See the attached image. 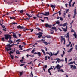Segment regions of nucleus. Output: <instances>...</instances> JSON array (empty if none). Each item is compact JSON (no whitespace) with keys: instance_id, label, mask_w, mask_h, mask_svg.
<instances>
[{"instance_id":"f257e3e1","label":"nucleus","mask_w":77,"mask_h":77,"mask_svg":"<svg viewBox=\"0 0 77 77\" xmlns=\"http://www.w3.org/2000/svg\"><path fill=\"white\" fill-rule=\"evenodd\" d=\"M5 38L7 40H8L9 39L10 40L12 38L11 36L9 35H5Z\"/></svg>"},{"instance_id":"f03ea898","label":"nucleus","mask_w":77,"mask_h":77,"mask_svg":"<svg viewBox=\"0 0 77 77\" xmlns=\"http://www.w3.org/2000/svg\"><path fill=\"white\" fill-rule=\"evenodd\" d=\"M36 35H39L38 36V38H41V36H42V35H43V33L42 32H39L38 33L36 34Z\"/></svg>"},{"instance_id":"7ed1b4c3","label":"nucleus","mask_w":77,"mask_h":77,"mask_svg":"<svg viewBox=\"0 0 77 77\" xmlns=\"http://www.w3.org/2000/svg\"><path fill=\"white\" fill-rule=\"evenodd\" d=\"M61 42H63V40L64 41V45H65V38H63V37L61 36Z\"/></svg>"},{"instance_id":"20e7f679","label":"nucleus","mask_w":77,"mask_h":77,"mask_svg":"<svg viewBox=\"0 0 77 77\" xmlns=\"http://www.w3.org/2000/svg\"><path fill=\"white\" fill-rule=\"evenodd\" d=\"M56 67L57 68V69H60L61 68V67H62V66H60L58 64L56 66Z\"/></svg>"},{"instance_id":"39448f33","label":"nucleus","mask_w":77,"mask_h":77,"mask_svg":"<svg viewBox=\"0 0 77 77\" xmlns=\"http://www.w3.org/2000/svg\"><path fill=\"white\" fill-rule=\"evenodd\" d=\"M77 14V12H76V9L75 8L74 10V14L73 17V18H74L75 17V16Z\"/></svg>"},{"instance_id":"423d86ee","label":"nucleus","mask_w":77,"mask_h":77,"mask_svg":"<svg viewBox=\"0 0 77 77\" xmlns=\"http://www.w3.org/2000/svg\"><path fill=\"white\" fill-rule=\"evenodd\" d=\"M60 51H58L55 54L54 53V52H53V56H57L59 53Z\"/></svg>"},{"instance_id":"0eeeda50","label":"nucleus","mask_w":77,"mask_h":77,"mask_svg":"<svg viewBox=\"0 0 77 77\" xmlns=\"http://www.w3.org/2000/svg\"><path fill=\"white\" fill-rule=\"evenodd\" d=\"M34 54H38V56L40 57L41 56V52H35L34 53Z\"/></svg>"},{"instance_id":"6e6552de","label":"nucleus","mask_w":77,"mask_h":77,"mask_svg":"<svg viewBox=\"0 0 77 77\" xmlns=\"http://www.w3.org/2000/svg\"><path fill=\"white\" fill-rule=\"evenodd\" d=\"M51 25H48V24L47 23H46L45 24V27H51Z\"/></svg>"},{"instance_id":"1a4fd4ad","label":"nucleus","mask_w":77,"mask_h":77,"mask_svg":"<svg viewBox=\"0 0 77 77\" xmlns=\"http://www.w3.org/2000/svg\"><path fill=\"white\" fill-rule=\"evenodd\" d=\"M17 28L18 29H24V26H21L20 25H19L18 26H17Z\"/></svg>"},{"instance_id":"9d476101","label":"nucleus","mask_w":77,"mask_h":77,"mask_svg":"<svg viewBox=\"0 0 77 77\" xmlns=\"http://www.w3.org/2000/svg\"><path fill=\"white\" fill-rule=\"evenodd\" d=\"M13 45H10V44H9L7 45V47H8L9 48H10L12 47V46H13Z\"/></svg>"},{"instance_id":"9b49d317","label":"nucleus","mask_w":77,"mask_h":77,"mask_svg":"<svg viewBox=\"0 0 77 77\" xmlns=\"http://www.w3.org/2000/svg\"><path fill=\"white\" fill-rule=\"evenodd\" d=\"M49 12H45V14H43V15H45V16H47V15H48L49 14Z\"/></svg>"},{"instance_id":"f8f14e48","label":"nucleus","mask_w":77,"mask_h":77,"mask_svg":"<svg viewBox=\"0 0 77 77\" xmlns=\"http://www.w3.org/2000/svg\"><path fill=\"white\" fill-rule=\"evenodd\" d=\"M73 35L74 36L75 38L76 39H77V34L76 33V32H74V34H73Z\"/></svg>"},{"instance_id":"ddd939ff","label":"nucleus","mask_w":77,"mask_h":77,"mask_svg":"<svg viewBox=\"0 0 77 77\" xmlns=\"http://www.w3.org/2000/svg\"><path fill=\"white\" fill-rule=\"evenodd\" d=\"M51 7L52 8H55V7H56V5H53L51 4Z\"/></svg>"},{"instance_id":"4468645a","label":"nucleus","mask_w":77,"mask_h":77,"mask_svg":"<svg viewBox=\"0 0 77 77\" xmlns=\"http://www.w3.org/2000/svg\"><path fill=\"white\" fill-rule=\"evenodd\" d=\"M72 0H71L69 3V7H71V3L72 2Z\"/></svg>"},{"instance_id":"2eb2a0df","label":"nucleus","mask_w":77,"mask_h":77,"mask_svg":"<svg viewBox=\"0 0 77 77\" xmlns=\"http://www.w3.org/2000/svg\"><path fill=\"white\" fill-rule=\"evenodd\" d=\"M75 63V61H74L73 62L72 61L70 62V63H69L68 64V65H71V64H73V63Z\"/></svg>"},{"instance_id":"dca6fc26","label":"nucleus","mask_w":77,"mask_h":77,"mask_svg":"<svg viewBox=\"0 0 77 77\" xmlns=\"http://www.w3.org/2000/svg\"><path fill=\"white\" fill-rule=\"evenodd\" d=\"M15 49H14V50H12V51H10V53H14V52H15Z\"/></svg>"},{"instance_id":"f3484780","label":"nucleus","mask_w":77,"mask_h":77,"mask_svg":"<svg viewBox=\"0 0 77 77\" xmlns=\"http://www.w3.org/2000/svg\"><path fill=\"white\" fill-rule=\"evenodd\" d=\"M5 49H6V50H7V51H8H8H9V50H11V48H9V49L8 47L6 48Z\"/></svg>"},{"instance_id":"a211bd4d","label":"nucleus","mask_w":77,"mask_h":77,"mask_svg":"<svg viewBox=\"0 0 77 77\" xmlns=\"http://www.w3.org/2000/svg\"><path fill=\"white\" fill-rule=\"evenodd\" d=\"M56 29V27H52L51 29V31H53V29L55 30Z\"/></svg>"},{"instance_id":"6ab92c4d","label":"nucleus","mask_w":77,"mask_h":77,"mask_svg":"<svg viewBox=\"0 0 77 77\" xmlns=\"http://www.w3.org/2000/svg\"><path fill=\"white\" fill-rule=\"evenodd\" d=\"M63 54H61V56L62 57H63V55L65 54V51H63Z\"/></svg>"},{"instance_id":"aec40b11","label":"nucleus","mask_w":77,"mask_h":77,"mask_svg":"<svg viewBox=\"0 0 77 77\" xmlns=\"http://www.w3.org/2000/svg\"><path fill=\"white\" fill-rule=\"evenodd\" d=\"M73 50V48H71L70 49H69L68 51V52H71L72 50Z\"/></svg>"},{"instance_id":"412c9836","label":"nucleus","mask_w":77,"mask_h":77,"mask_svg":"<svg viewBox=\"0 0 77 77\" xmlns=\"http://www.w3.org/2000/svg\"><path fill=\"white\" fill-rule=\"evenodd\" d=\"M66 25H68V23H67V22H66V23H64L63 24V27H65V26H66Z\"/></svg>"},{"instance_id":"4be33fe9","label":"nucleus","mask_w":77,"mask_h":77,"mask_svg":"<svg viewBox=\"0 0 77 77\" xmlns=\"http://www.w3.org/2000/svg\"><path fill=\"white\" fill-rule=\"evenodd\" d=\"M19 47L20 48V49H19V50H23V48H22V47H21V45H19Z\"/></svg>"},{"instance_id":"5701e85b","label":"nucleus","mask_w":77,"mask_h":77,"mask_svg":"<svg viewBox=\"0 0 77 77\" xmlns=\"http://www.w3.org/2000/svg\"><path fill=\"white\" fill-rule=\"evenodd\" d=\"M26 15H27L29 18H31V17H32V16H31L28 13H26Z\"/></svg>"},{"instance_id":"b1692460","label":"nucleus","mask_w":77,"mask_h":77,"mask_svg":"<svg viewBox=\"0 0 77 77\" xmlns=\"http://www.w3.org/2000/svg\"><path fill=\"white\" fill-rule=\"evenodd\" d=\"M16 34L15 33L13 34V36H14L15 38H17V37L16 36Z\"/></svg>"},{"instance_id":"393cba45","label":"nucleus","mask_w":77,"mask_h":77,"mask_svg":"<svg viewBox=\"0 0 77 77\" xmlns=\"http://www.w3.org/2000/svg\"><path fill=\"white\" fill-rule=\"evenodd\" d=\"M41 51L43 53V54H44V55H46V54H45V52L42 49Z\"/></svg>"},{"instance_id":"a878e982","label":"nucleus","mask_w":77,"mask_h":77,"mask_svg":"<svg viewBox=\"0 0 77 77\" xmlns=\"http://www.w3.org/2000/svg\"><path fill=\"white\" fill-rule=\"evenodd\" d=\"M68 29V26H66V29H64V32H66V30H67V29Z\"/></svg>"},{"instance_id":"bb28decb","label":"nucleus","mask_w":77,"mask_h":77,"mask_svg":"<svg viewBox=\"0 0 77 77\" xmlns=\"http://www.w3.org/2000/svg\"><path fill=\"white\" fill-rule=\"evenodd\" d=\"M23 72H19V74H20V77H21V76L22 75V74H23Z\"/></svg>"},{"instance_id":"cd10ccee","label":"nucleus","mask_w":77,"mask_h":77,"mask_svg":"<svg viewBox=\"0 0 77 77\" xmlns=\"http://www.w3.org/2000/svg\"><path fill=\"white\" fill-rule=\"evenodd\" d=\"M43 43H44L45 44V45H47V44H48V43H47V42L45 41H43Z\"/></svg>"},{"instance_id":"c85d7f7f","label":"nucleus","mask_w":77,"mask_h":77,"mask_svg":"<svg viewBox=\"0 0 77 77\" xmlns=\"http://www.w3.org/2000/svg\"><path fill=\"white\" fill-rule=\"evenodd\" d=\"M8 42H9V43H11V44L13 43V42L12 41V40H9L8 41Z\"/></svg>"},{"instance_id":"c756f323","label":"nucleus","mask_w":77,"mask_h":77,"mask_svg":"<svg viewBox=\"0 0 77 77\" xmlns=\"http://www.w3.org/2000/svg\"><path fill=\"white\" fill-rule=\"evenodd\" d=\"M73 68L74 69H77V67H76V66L75 65H74Z\"/></svg>"},{"instance_id":"7c9ffc66","label":"nucleus","mask_w":77,"mask_h":77,"mask_svg":"<svg viewBox=\"0 0 77 77\" xmlns=\"http://www.w3.org/2000/svg\"><path fill=\"white\" fill-rule=\"evenodd\" d=\"M35 51V48L33 49V50L31 51V52L32 53H34V51Z\"/></svg>"},{"instance_id":"2f4dec72","label":"nucleus","mask_w":77,"mask_h":77,"mask_svg":"<svg viewBox=\"0 0 77 77\" xmlns=\"http://www.w3.org/2000/svg\"><path fill=\"white\" fill-rule=\"evenodd\" d=\"M50 70H49V69H48V72H49V73H50L49 75H51V72H50Z\"/></svg>"},{"instance_id":"473e14b6","label":"nucleus","mask_w":77,"mask_h":77,"mask_svg":"<svg viewBox=\"0 0 77 77\" xmlns=\"http://www.w3.org/2000/svg\"><path fill=\"white\" fill-rule=\"evenodd\" d=\"M69 33H67V36H66L67 38H69Z\"/></svg>"},{"instance_id":"72a5a7b5","label":"nucleus","mask_w":77,"mask_h":77,"mask_svg":"<svg viewBox=\"0 0 77 77\" xmlns=\"http://www.w3.org/2000/svg\"><path fill=\"white\" fill-rule=\"evenodd\" d=\"M68 60V59L66 57L65 58V61H66V63H67V60Z\"/></svg>"},{"instance_id":"f704fd0d","label":"nucleus","mask_w":77,"mask_h":77,"mask_svg":"<svg viewBox=\"0 0 77 77\" xmlns=\"http://www.w3.org/2000/svg\"><path fill=\"white\" fill-rule=\"evenodd\" d=\"M10 19H15V17H10Z\"/></svg>"},{"instance_id":"c9c22d12","label":"nucleus","mask_w":77,"mask_h":77,"mask_svg":"<svg viewBox=\"0 0 77 77\" xmlns=\"http://www.w3.org/2000/svg\"><path fill=\"white\" fill-rule=\"evenodd\" d=\"M10 57H11V58L12 59H14V56H12V55H11Z\"/></svg>"},{"instance_id":"e433bc0d","label":"nucleus","mask_w":77,"mask_h":77,"mask_svg":"<svg viewBox=\"0 0 77 77\" xmlns=\"http://www.w3.org/2000/svg\"><path fill=\"white\" fill-rule=\"evenodd\" d=\"M74 67V65H70V68H72H72Z\"/></svg>"},{"instance_id":"4c0bfd02","label":"nucleus","mask_w":77,"mask_h":77,"mask_svg":"<svg viewBox=\"0 0 77 77\" xmlns=\"http://www.w3.org/2000/svg\"><path fill=\"white\" fill-rule=\"evenodd\" d=\"M50 54H50V56H51H51H53V53H52V52H50Z\"/></svg>"},{"instance_id":"58836bf2","label":"nucleus","mask_w":77,"mask_h":77,"mask_svg":"<svg viewBox=\"0 0 77 77\" xmlns=\"http://www.w3.org/2000/svg\"><path fill=\"white\" fill-rule=\"evenodd\" d=\"M60 20H61V21H63V18L62 17H60Z\"/></svg>"},{"instance_id":"ea45409f","label":"nucleus","mask_w":77,"mask_h":77,"mask_svg":"<svg viewBox=\"0 0 77 77\" xmlns=\"http://www.w3.org/2000/svg\"><path fill=\"white\" fill-rule=\"evenodd\" d=\"M56 23L57 24H59V23H60V22L59 21H56Z\"/></svg>"},{"instance_id":"a19ab883","label":"nucleus","mask_w":77,"mask_h":77,"mask_svg":"<svg viewBox=\"0 0 77 77\" xmlns=\"http://www.w3.org/2000/svg\"><path fill=\"white\" fill-rule=\"evenodd\" d=\"M68 11H69V9H67V10H66V13H68Z\"/></svg>"},{"instance_id":"79ce46f5","label":"nucleus","mask_w":77,"mask_h":77,"mask_svg":"<svg viewBox=\"0 0 77 77\" xmlns=\"http://www.w3.org/2000/svg\"><path fill=\"white\" fill-rule=\"evenodd\" d=\"M11 24H17V23L15 22H13L11 23Z\"/></svg>"},{"instance_id":"37998d69","label":"nucleus","mask_w":77,"mask_h":77,"mask_svg":"<svg viewBox=\"0 0 77 77\" xmlns=\"http://www.w3.org/2000/svg\"><path fill=\"white\" fill-rule=\"evenodd\" d=\"M24 11V10H21V11H20V13H23V12Z\"/></svg>"},{"instance_id":"c03bdc74","label":"nucleus","mask_w":77,"mask_h":77,"mask_svg":"<svg viewBox=\"0 0 77 77\" xmlns=\"http://www.w3.org/2000/svg\"><path fill=\"white\" fill-rule=\"evenodd\" d=\"M16 53H17V54H19V53H20L19 52V51H16Z\"/></svg>"},{"instance_id":"a18cd8bd","label":"nucleus","mask_w":77,"mask_h":77,"mask_svg":"<svg viewBox=\"0 0 77 77\" xmlns=\"http://www.w3.org/2000/svg\"><path fill=\"white\" fill-rule=\"evenodd\" d=\"M60 71H61V72H64V71L62 69H60Z\"/></svg>"},{"instance_id":"49530a36","label":"nucleus","mask_w":77,"mask_h":77,"mask_svg":"<svg viewBox=\"0 0 77 77\" xmlns=\"http://www.w3.org/2000/svg\"><path fill=\"white\" fill-rule=\"evenodd\" d=\"M16 42H20V39H18L16 40Z\"/></svg>"},{"instance_id":"de8ad7c7","label":"nucleus","mask_w":77,"mask_h":77,"mask_svg":"<svg viewBox=\"0 0 77 77\" xmlns=\"http://www.w3.org/2000/svg\"><path fill=\"white\" fill-rule=\"evenodd\" d=\"M47 60V56H46L45 57V60Z\"/></svg>"},{"instance_id":"09e8293b","label":"nucleus","mask_w":77,"mask_h":77,"mask_svg":"<svg viewBox=\"0 0 77 77\" xmlns=\"http://www.w3.org/2000/svg\"><path fill=\"white\" fill-rule=\"evenodd\" d=\"M32 62L31 61L30 63H28V65H30V64H32Z\"/></svg>"},{"instance_id":"8fccbe9b","label":"nucleus","mask_w":77,"mask_h":77,"mask_svg":"<svg viewBox=\"0 0 77 77\" xmlns=\"http://www.w3.org/2000/svg\"><path fill=\"white\" fill-rule=\"evenodd\" d=\"M45 18H46V19H47V20H48V17H44V19H45Z\"/></svg>"},{"instance_id":"3c124183","label":"nucleus","mask_w":77,"mask_h":77,"mask_svg":"<svg viewBox=\"0 0 77 77\" xmlns=\"http://www.w3.org/2000/svg\"><path fill=\"white\" fill-rule=\"evenodd\" d=\"M31 75H32V77H33V73H32V72H31Z\"/></svg>"},{"instance_id":"603ef678","label":"nucleus","mask_w":77,"mask_h":77,"mask_svg":"<svg viewBox=\"0 0 77 77\" xmlns=\"http://www.w3.org/2000/svg\"><path fill=\"white\" fill-rule=\"evenodd\" d=\"M4 39L5 38H2V39L3 41H5V40Z\"/></svg>"},{"instance_id":"864d4df0","label":"nucleus","mask_w":77,"mask_h":77,"mask_svg":"<svg viewBox=\"0 0 77 77\" xmlns=\"http://www.w3.org/2000/svg\"><path fill=\"white\" fill-rule=\"evenodd\" d=\"M60 60V59L59 58H58V59L57 60V62H59V61Z\"/></svg>"},{"instance_id":"5fc2aeb1","label":"nucleus","mask_w":77,"mask_h":77,"mask_svg":"<svg viewBox=\"0 0 77 77\" xmlns=\"http://www.w3.org/2000/svg\"><path fill=\"white\" fill-rule=\"evenodd\" d=\"M75 2H74L72 4V7H74V4H75Z\"/></svg>"},{"instance_id":"6e6d98bb","label":"nucleus","mask_w":77,"mask_h":77,"mask_svg":"<svg viewBox=\"0 0 77 77\" xmlns=\"http://www.w3.org/2000/svg\"><path fill=\"white\" fill-rule=\"evenodd\" d=\"M51 36H47V38H51Z\"/></svg>"},{"instance_id":"4d7b16f0","label":"nucleus","mask_w":77,"mask_h":77,"mask_svg":"<svg viewBox=\"0 0 77 77\" xmlns=\"http://www.w3.org/2000/svg\"><path fill=\"white\" fill-rule=\"evenodd\" d=\"M71 32H74V30H73L72 29V30H71Z\"/></svg>"},{"instance_id":"13d9d810","label":"nucleus","mask_w":77,"mask_h":77,"mask_svg":"<svg viewBox=\"0 0 77 77\" xmlns=\"http://www.w3.org/2000/svg\"><path fill=\"white\" fill-rule=\"evenodd\" d=\"M25 65L24 64H22L20 65V66H23V65Z\"/></svg>"},{"instance_id":"bf43d9fd","label":"nucleus","mask_w":77,"mask_h":77,"mask_svg":"<svg viewBox=\"0 0 77 77\" xmlns=\"http://www.w3.org/2000/svg\"><path fill=\"white\" fill-rule=\"evenodd\" d=\"M69 45H70L69 44H68V45H67L66 47H69Z\"/></svg>"},{"instance_id":"052dcab7","label":"nucleus","mask_w":77,"mask_h":77,"mask_svg":"<svg viewBox=\"0 0 77 77\" xmlns=\"http://www.w3.org/2000/svg\"><path fill=\"white\" fill-rule=\"evenodd\" d=\"M51 69H53V68H50L48 69L49 70H51Z\"/></svg>"},{"instance_id":"680f3d73","label":"nucleus","mask_w":77,"mask_h":77,"mask_svg":"<svg viewBox=\"0 0 77 77\" xmlns=\"http://www.w3.org/2000/svg\"><path fill=\"white\" fill-rule=\"evenodd\" d=\"M60 26H63V25L62 24H60Z\"/></svg>"},{"instance_id":"e2e57ef3","label":"nucleus","mask_w":77,"mask_h":77,"mask_svg":"<svg viewBox=\"0 0 77 77\" xmlns=\"http://www.w3.org/2000/svg\"><path fill=\"white\" fill-rule=\"evenodd\" d=\"M33 18H34V19H36L37 18L36 17H33Z\"/></svg>"},{"instance_id":"0e129e2a","label":"nucleus","mask_w":77,"mask_h":77,"mask_svg":"<svg viewBox=\"0 0 77 77\" xmlns=\"http://www.w3.org/2000/svg\"><path fill=\"white\" fill-rule=\"evenodd\" d=\"M68 4H65L66 7H67V6H68Z\"/></svg>"},{"instance_id":"69168bd1","label":"nucleus","mask_w":77,"mask_h":77,"mask_svg":"<svg viewBox=\"0 0 77 77\" xmlns=\"http://www.w3.org/2000/svg\"><path fill=\"white\" fill-rule=\"evenodd\" d=\"M59 15H61V13L60 12V11H59Z\"/></svg>"},{"instance_id":"338daca9","label":"nucleus","mask_w":77,"mask_h":77,"mask_svg":"<svg viewBox=\"0 0 77 77\" xmlns=\"http://www.w3.org/2000/svg\"><path fill=\"white\" fill-rule=\"evenodd\" d=\"M40 20L42 21V22H44V20H42V19H41Z\"/></svg>"},{"instance_id":"774afa93","label":"nucleus","mask_w":77,"mask_h":77,"mask_svg":"<svg viewBox=\"0 0 77 77\" xmlns=\"http://www.w3.org/2000/svg\"><path fill=\"white\" fill-rule=\"evenodd\" d=\"M23 60H24L22 59V60H21L20 61V62H23Z\"/></svg>"}]
</instances>
